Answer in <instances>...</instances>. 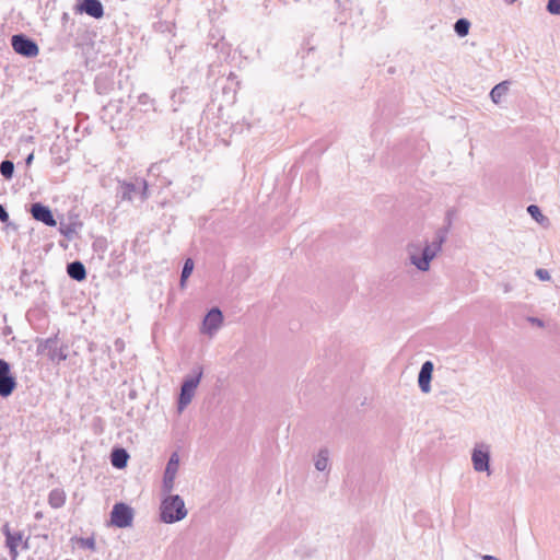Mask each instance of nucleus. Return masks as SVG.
Instances as JSON below:
<instances>
[{
  "instance_id": "nucleus-1",
  "label": "nucleus",
  "mask_w": 560,
  "mask_h": 560,
  "mask_svg": "<svg viewBox=\"0 0 560 560\" xmlns=\"http://www.w3.org/2000/svg\"><path fill=\"white\" fill-rule=\"evenodd\" d=\"M448 226L439 229L434 235L432 242H425L424 246H421L419 242L409 243L407 245V254L409 261L419 271H428L430 269L431 261L442 250V246L446 241Z\"/></svg>"
},
{
  "instance_id": "nucleus-4",
  "label": "nucleus",
  "mask_w": 560,
  "mask_h": 560,
  "mask_svg": "<svg viewBox=\"0 0 560 560\" xmlns=\"http://www.w3.org/2000/svg\"><path fill=\"white\" fill-rule=\"evenodd\" d=\"M68 345L60 343L58 335L47 338L38 346V351L47 355L54 362L59 363L68 358Z\"/></svg>"
},
{
  "instance_id": "nucleus-28",
  "label": "nucleus",
  "mask_w": 560,
  "mask_h": 560,
  "mask_svg": "<svg viewBox=\"0 0 560 560\" xmlns=\"http://www.w3.org/2000/svg\"><path fill=\"white\" fill-rule=\"evenodd\" d=\"M174 481H175V478L174 477H170V476H164L163 477V491L165 493H171L173 488H174Z\"/></svg>"
},
{
  "instance_id": "nucleus-20",
  "label": "nucleus",
  "mask_w": 560,
  "mask_h": 560,
  "mask_svg": "<svg viewBox=\"0 0 560 560\" xmlns=\"http://www.w3.org/2000/svg\"><path fill=\"white\" fill-rule=\"evenodd\" d=\"M469 28H470V22L465 19V18H462V19H458L455 24H454V32L459 36V37H465L468 35L469 33Z\"/></svg>"
},
{
  "instance_id": "nucleus-33",
  "label": "nucleus",
  "mask_w": 560,
  "mask_h": 560,
  "mask_svg": "<svg viewBox=\"0 0 560 560\" xmlns=\"http://www.w3.org/2000/svg\"><path fill=\"white\" fill-rule=\"evenodd\" d=\"M33 159H34V154L33 153L28 154V156L25 160V163L27 165H30L33 162Z\"/></svg>"
},
{
  "instance_id": "nucleus-16",
  "label": "nucleus",
  "mask_w": 560,
  "mask_h": 560,
  "mask_svg": "<svg viewBox=\"0 0 560 560\" xmlns=\"http://www.w3.org/2000/svg\"><path fill=\"white\" fill-rule=\"evenodd\" d=\"M66 502V493L62 489L56 488L49 492L48 503L54 509L61 508Z\"/></svg>"
},
{
  "instance_id": "nucleus-7",
  "label": "nucleus",
  "mask_w": 560,
  "mask_h": 560,
  "mask_svg": "<svg viewBox=\"0 0 560 560\" xmlns=\"http://www.w3.org/2000/svg\"><path fill=\"white\" fill-rule=\"evenodd\" d=\"M133 511L125 503H116L110 513V522L119 528H126L132 524Z\"/></svg>"
},
{
  "instance_id": "nucleus-30",
  "label": "nucleus",
  "mask_w": 560,
  "mask_h": 560,
  "mask_svg": "<svg viewBox=\"0 0 560 560\" xmlns=\"http://www.w3.org/2000/svg\"><path fill=\"white\" fill-rule=\"evenodd\" d=\"M0 221L2 223H7L9 221V213L2 205H0Z\"/></svg>"
},
{
  "instance_id": "nucleus-26",
  "label": "nucleus",
  "mask_w": 560,
  "mask_h": 560,
  "mask_svg": "<svg viewBox=\"0 0 560 560\" xmlns=\"http://www.w3.org/2000/svg\"><path fill=\"white\" fill-rule=\"evenodd\" d=\"M527 212L532 215L533 219H535L536 221L540 222L542 220H545L546 218L542 215L540 209L538 206L536 205H530L528 206L527 208Z\"/></svg>"
},
{
  "instance_id": "nucleus-8",
  "label": "nucleus",
  "mask_w": 560,
  "mask_h": 560,
  "mask_svg": "<svg viewBox=\"0 0 560 560\" xmlns=\"http://www.w3.org/2000/svg\"><path fill=\"white\" fill-rule=\"evenodd\" d=\"M15 387L16 378L10 372V364L0 359V396H10Z\"/></svg>"
},
{
  "instance_id": "nucleus-32",
  "label": "nucleus",
  "mask_w": 560,
  "mask_h": 560,
  "mask_svg": "<svg viewBox=\"0 0 560 560\" xmlns=\"http://www.w3.org/2000/svg\"><path fill=\"white\" fill-rule=\"evenodd\" d=\"M482 560H500L499 558L490 555L482 556Z\"/></svg>"
},
{
  "instance_id": "nucleus-35",
  "label": "nucleus",
  "mask_w": 560,
  "mask_h": 560,
  "mask_svg": "<svg viewBox=\"0 0 560 560\" xmlns=\"http://www.w3.org/2000/svg\"><path fill=\"white\" fill-rule=\"evenodd\" d=\"M508 4H513L515 3L517 0H504Z\"/></svg>"
},
{
  "instance_id": "nucleus-5",
  "label": "nucleus",
  "mask_w": 560,
  "mask_h": 560,
  "mask_svg": "<svg viewBox=\"0 0 560 560\" xmlns=\"http://www.w3.org/2000/svg\"><path fill=\"white\" fill-rule=\"evenodd\" d=\"M471 462L475 471L490 475V445L483 442L476 443L471 452Z\"/></svg>"
},
{
  "instance_id": "nucleus-25",
  "label": "nucleus",
  "mask_w": 560,
  "mask_h": 560,
  "mask_svg": "<svg viewBox=\"0 0 560 560\" xmlns=\"http://www.w3.org/2000/svg\"><path fill=\"white\" fill-rule=\"evenodd\" d=\"M78 544L81 548L89 549L91 551L96 550V542L94 537L78 538Z\"/></svg>"
},
{
  "instance_id": "nucleus-2",
  "label": "nucleus",
  "mask_w": 560,
  "mask_h": 560,
  "mask_svg": "<svg viewBox=\"0 0 560 560\" xmlns=\"http://www.w3.org/2000/svg\"><path fill=\"white\" fill-rule=\"evenodd\" d=\"M186 515L185 502L178 494H170L162 501L160 518L163 523L173 524L182 521Z\"/></svg>"
},
{
  "instance_id": "nucleus-6",
  "label": "nucleus",
  "mask_w": 560,
  "mask_h": 560,
  "mask_svg": "<svg viewBox=\"0 0 560 560\" xmlns=\"http://www.w3.org/2000/svg\"><path fill=\"white\" fill-rule=\"evenodd\" d=\"M13 50L24 57H36L39 52L37 44L24 34H16L11 37Z\"/></svg>"
},
{
  "instance_id": "nucleus-19",
  "label": "nucleus",
  "mask_w": 560,
  "mask_h": 560,
  "mask_svg": "<svg viewBox=\"0 0 560 560\" xmlns=\"http://www.w3.org/2000/svg\"><path fill=\"white\" fill-rule=\"evenodd\" d=\"M179 466V458L177 453H173L167 462L164 476L176 477Z\"/></svg>"
},
{
  "instance_id": "nucleus-12",
  "label": "nucleus",
  "mask_w": 560,
  "mask_h": 560,
  "mask_svg": "<svg viewBox=\"0 0 560 560\" xmlns=\"http://www.w3.org/2000/svg\"><path fill=\"white\" fill-rule=\"evenodd\" d=\"M434 365L431 361H425L418 375V384L422 393L428 394L431 390V378Z\"/></svg>"
},
{
  "instance_id": "nucleus-27",
  "label": "nucleus",
  "mask_w": 560,
  "mask_h": 560,
  "mask_svg": "<svg viewBox=\"0 0 560 560\" xmlns=\"http://www.w3.org/2000/svg\"><path fill=\"white\" fill-rule=\"evenodd\" d=\"M547 11L550 14L560 15V0H548Z\"/></svg>"
},
{
  "instance_id": "nucleus-31",
  "label": "nucleus",
  "mask_w": 560,
  "mask_h": 560,
  "mask_svg": "<svg viewBox=\"0 0 560 560\" xmlns=\"http://www.w3.org/2000/svg\"><path fill=\"white\" fill-rule=\"evenodd\" d=\"M528 320L538 327H544V322L537 317H529Z\"/></svg>"
},
{
  "instance_id": "nucleus-29",
  "label": "nucleus",
  "mask_w": 560,
  "mask_h": 560,
  "mask_svg": "<svg viewBox=\"0 0 560 560\" xmlns=\"http://www.w3.org/2000/svg\"><path fill=\"white\" fill-rule=\"evenodd\" d=\"M535 275L541 281H549L551 278L549 271L542 268L536 269Z\"/></svg>"
},
{
  "instance_id": "nucleus-10",
  "label": "nucleus",
  "mask_w": 560,
  "mask_h": 560,
  "mask_svg": "<svg viewBox=\"0 0 560 560\" xmlns=\"http://www.w3.org/2000/svg\"><path fill=\"white\" fill-rule=\"evenodd\" d=\"M31 214L35 220L43 222L47 226H56L57 224L50 208L40 202L32 205Z\"/></svg>"
},
{
  "instance_id": "nucleus-18",
  "label": "nucleus",
  "mask_w": 560,
  "mask_h": 560,
  "mask_svg": "<svg viewBox=\"0 0 560 560\" xmlns=\"http://www.w3.org/2000/svg\"><path fill=\"white\" fill-rule=\"evenodd\" d=\"M510 83L508 81L500 82L490 92V98L493 103L499 104L501 98L508 93Z\"/></svg>"
},
{
  "instance_id": "nucleus-36",
  "label": "nucleus",
  "mask_w": 560,
  "mask_h": 560,
  "mask_svg": "<svg viewBox=\"0 0 560 560\" xmlns=\"http://www.w3.org/2000/svg\"><path fill=\"white\" fill-rule=\"evenodd\" d=\"M447 222H448V226L451 225V213L448 212L447 213Z\"/></svg>"
},
{
  "instance_id": "nucleus-22",
  "label": "nucleus",
  "mask_w": 560,
  "mask_h": 560,
  "mask_svg": "<svg viewBox=\"0 0 560 560\" xmlns=\"http://www.w3.org/2000/svg\"><path fill=\"white\" fill-rule=\"evenodd\" d=\"M194 270V261L191 258H187L184 262L182 275H180V285L184 287L186 280L189 278Z\"/></svg>"
},
{
  "instance_id": "nucleus-24",
  "label": "nucleus",
  "mask_w": 560,
  "mask_h": 560,
  "mask_svg": "<svg viewBox=\"0 0 560 560\" xmlns=\"http://www.w3.org/2000/svg\"><path fill=\"white\" fill-rule=\"evenodd\" d=\"M59 232L67 237L68 240H72L74 234L77 233L75 224L73 223H60Z\"/></svg>"
},
{
  "instance_id": "nucleus-23",
  "label": "nucleus",
  "mask_w": 560,
  "mask_h": 560,
  "mask_svg": "<svg viewBox=\"0 0 560 560\" xmlns=\"http://www.w3.org/2000/svg\"><path fill=\"white\" fill-rule=\"evenodd\" d=\"M121 188V199L131 201L133 199V194L137 190L136 185L132 183H124Z\"/></svg>"
},
{
  "instance_id": "nucleus-21",
  "label": "nucleus",
  "mask_w": 560,
  "mask_h": 560,
  "mask_svg": "<svg viewBox=\"0 0 560 560\" xmlns=\"http://www.w3.org/2000/svg\"><path fill=\"white\" fill-rule=\"evenodd\" d=\"M14 173V164L10 160H4L0 164V174L5 179H11Z\"/></svg>"
},
{
  "instance_id": "nucleus-11",
  "label": "nucleus",
  "mask_w": 560,
  "mask_h": 560,
  "mask_svg": "<svg viewBox=\"0 0 560 560\" xmlns=\"http://www.w3.org/2000/svg\"><path fill=\"white\" fill-rule=\"evenodd\" d=\"M2 533L5 536V545L9 548L10 557L12 558V560H15L19 555L18 547L23 540V533H12L10 530L9 524H5L3 526Z\"/></svg>"
},
{
  "instance_id": "nucleus-34",
  "label": "nucleus",
  "mask_w": 560,
  "mask_h": 560,
  "mask_svg": "<svg viewBox=\"0 0 560 560\" xmlns=\"http://www.w3.org/2000/svg\"><path fill=\"white\" fill-rule=\"evenodd\" d=\"M142 185H143V191H142V194H143V198H145V197H147V196H145V192H147V188H148L147 182H145V180H143V182H142Z\"/></svg>"
},
{
  "instance_id": "nucleus-3",
  "label": "nucleus",
  "mask_w": 560,
  "mask_h": 560,
  "mask_svg": "<svg viewBox=\"0 0 560 560\" xmlns=\"http://www.w3.org/2000/svg\"><path fill=\"white\" fill-rule=\"evenodd\" d=\"M202 374V368L196 366L192 370V373L185 377L180 387V394L177 402V408L179 412H182L191 402L195 396V392L201 381Z\"/></svg>"
},
{
  "instance_id": "nucleus-15",
  "label": "nucleus",
  "mask_w": 560,
  "mask_h": 560,
  "mask_svg": "<svg viewBox=\"0 0 560 560\" xmlns=\"http://www.w3.org/2000/svg\"><path fill=\"white\" fill-rule=\"evenodd\" d=\"M129 454L125 448H115L110 455L112 465L118 469L127 466Z\"/></svg>"
},
{
  "instance_id": "nucleus-13",
  "label": "nucleus",
  "mask_w": 560,
  "mask_h": 560,
  "mask_svg": "<svg viewBox=\"0 0 560 560\" xmlns=\"http://www.w3.org/2000/svg\"><path fill=\"white\" fill-rule=\"evenodd\" d=\"M80 10L94 19H101L104 15V8L100 0H83Z\"/></svg>"
},
{
  "instance_id": "nucleus-17",
  "label": "nucleus",
  "mask_w": 560,
  "mask_h": 560,
  "mask_svg": "<svg viewBox=\"0 0 560 560\" xmlns=\"http://www.w3.org/2000/svg\"><path fill=\"white\" fill-rule=\"evenodd\" d=\"M315 468L318 471H325L329 466V451L328 448H320L314 460Z\"/></svg>"
},
{
  "instance_id": "nucleus-9",
  "label": "nucleus",
  "mask_w": 560,
  "mask_h": 560,
  "mask_svg": "<svg viewBox=\"0 0 560 560\" xmlns=\"http://www.w3.org/2000/svg\"><path fill=\"white\" fill-rule=\"evenodd\" d=\"M223 315L217 307L210 310L202 322V331L212 336L221 326Z\"/></svg>"
},
{
  "instance_id": "nucleus-14",
  "label": "nucleus",
  "mask_w": 560,
  "mask_h": 560,
  "mask_svg": "<svg viewBox=\"0 0 560 560\" xmlns=\"http://www.w3.org/2000/svg\"><path fill=\"white\" fill-rule=\"evenodd\" d=\"M67 272L71 279L77 281H83L86 278L85 266L79 260L68 264Z\"/></svg>"
}]
</instances>
